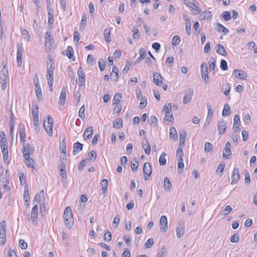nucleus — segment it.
Masks as SVG:
<instances>
[{"mask_svg": "<svg viewBox=\"0 0 257 257\" xmlns=\"http://www.w3.org/2000/svg\"><path fill=\"white\" fill-rule=\"evenodd\" d=\"M64 220L65 225L69 229L73 225L74 219L72 215L71 208L70 206H67L64 212Z\"/></svg>", "mask_w": 257, "mask_h": 257, "instance_id": "f257e3e1", "label": "nucleus"}, {"mask_svg": "<svg viewBox=\"0 0 257 257\" xmlns=\"http://www.w3.org/2000/svg\"><path fill=\"white\" fill-rule=\"evenodd\" d=\"M55 69L54 65L53 64H51L50 66H49V63L47 62V79L48 80V85L50 88V91H52V86L54 81L53 73Z\"/></svg>", "mask_w": 257, "mask_h": 257, "instance_id": "f03ea898", "label": "nucleus"}, {"mask_svg": "<svg viewBox=\"0 0 257 257\" xmlns=\"http://www.w3.org/2000/svg\"><path fill=\"white\" fill-rule=\"evenodd\" d=\"M53 119L50 115H48L47 118L44 119L43 124L47 134L50 136L53 135Z\"/></svg>", "mask_w": 257, "mask_h": 257, "instance_id": "7ed1b4c3", "label": "nucleus"}, {"mask_svg": "<svg viewBox=\"0 0 257 257\" xmlns=\"http://www.w3.org/2000/svg\"><path fill=\"white\" fill-rule=\"evenodd\" d=\"M6 222L3 220L0 222V244L4 245L6 242Z\"/></svg>", "mask_w": 257, "mask_h": 257, "instance_id": "20e7f679", "label": "nucleus"}, {"mask_svg": "<svg viewBox=\"0 0 257 257\" xmlns=\"http://www.w3.org/2000/svg\"><path fill=\"white\" fill-rule=\"evenodd\" d=\"M24 144L22 153L24 158H28L31 154H32L34 151V147L33 146L29 143Z\"/></svg>", "mask_w": 257, "mask_h": 257, "instance_id": "39448f33", "label": "nucleus"}, {"mask_svg": "<svg viewBox=\"0 0 257 257\" xmlns=\"http://www.w3.org/2000/svg\"><path fill=\"white\" fill-rule=\"evenodd\" d=\"M208 73V71L207 63L202 62L201 65V73L202 79L205 83H207L209 80Z\"/></svg>", "mask_w": 257, "mask_h": 257, "instance_id": "423d86ee", "label": "nucleus"}, {"mask_svg": "<svg viewBox=\"0 0 257 257\" xmlns=\"http://www.w3.org/2000/svg\"><path fill=\"white\" fill-rule=\"evenodd\" d=\"M143 172L145 175L144 179L145 180H149L150 176L152 174V168L150 164L146 162L143 167Z\"/></svg>", "mask_w": 257, "mask_h": 257, "instance_id": "0eeeda50", "label": "nucleus"}, {"mask_svg": "<svg viewBox=\"0 0 257 257\" xmlns=\"http://www.w3.org/2000/svg\"><path fill=\"white\" fill-rule=\"evenodd\" d=\"M38 207L37 205H35L32 208L31 212V219L34 224H36L38 221ZM28 220H30V218L28 215Z\"/></svg>", "mask_w": 257, "mask_h": 257, "instance_id": "6e6552de", "label": "nucleus"}, {"mask_svg": "<svg viewBox=\"0 0 257 257\" xmlns=\"http://www.w3.org/2000/svg\"><path fill=\"white\" fill-rule=\"evenodd\" d=\"M77 73L78 75V86L80 87L84 86L85 84V77L81 67L78 68Z\"/></svg>", "mask_w": 257, "mask_h": 257, "instance_id": "1a4fd4ad", "label": "nucleus"}, {"mask_svg": "<svg viewBox=\"0 0 257 257\" xmlns=\"http://www.w3.org/2000/svg\"><path fill=\"white\" fill-rule=\"evenodd\" d=\"M34 84L35 85V92L36 94V97L38 100H41L42 99L43 95L41 91V88L40 87V85L39 83V79L38 76H37V79H34Z\"/></svg>", "mask_w": 257, "mask_h": 257, "instance_id": "9d476101", "label": "nucleus"}, {"mask_svg": "<svg viewBox=\"0 0 257 257\" xmlns=\"http://www.w3.org/2000/svg\"><path fill=\"white\" fill-rule=\"evenodd\" d=\"M17 47V62L18 66H21L22 63V56L23 49L21 45L18 43Z\"/></svg>", "mask_w": 257, "mask_h": 257, "instance_id": "9b49d317", "label": "nucleus"}, {"mask_svg": "<svg viewBox=\"0 0 257 257\" xmlns=\"http://www.w3.org/2000/svg\"><path fill=\"white\" fill-rule=\"evenodd\" d=\"M185 231V222L182 221L180 222L176 229L177 236L178 238L182 237L184 234Z\"/></svg>", "mask_w": 257, "mask_h": 257, "instance_id": "f8f14e48", "label": "nucleus"}, {"mask_svg": "<svg viewBox=\"0 0 257 257\" xmlns=\"http://www.w3.org/2000/svg\"><path fill=\"white\" fill-rule=\"evenodd\" d=\"M193 94V90L190 88L186 91L185 95L183 97V103L186 104L191 100Z\"/></svg>", "mask_w": 257, "mask_h": 257, "instance_id": "ddd939ff", "label": "nucleus"}, {"mask_svg": "<svg viewBox=\"0 0 257 257\" xmlns=\"http://www.w3.org/2000/svg\"><path fill=\"white\" fill-rule=\"evenodd\" d=\"M54 43V39L52 36L51 32L47 31L45 33V46L46 47L50 48L52 44Z\"/></svg>", "mask_w": 257, "mask_h": 257, "instance_id": "4468645a", "label": "nucleus"}, {"mask_svg": "<svg viewBox=\"0 0 257 257\" xmlns=\"http://www.w3.org/2000/svg\"><path fill=\"white\" fill-rule=\"evenodd\" d=\"M231 184H235L237 182L240 178L239 174V169L237 167H234L231 176Z\"/></svg>", "mask_w": 257, "mask_h": 257, "instance_id": "2eb2a0df", "label": "nucleus"}, {"mask_svg": "<svg viewBox=\"0 0 257 257\" xmlns=\"http://www.w3.org/2000/svg\"><path fill=\"white\" fill-rule=\"evenodd\" d=\"M19 132L21 143L24 144L26 139V133L25 126L23 124H20L19 125Z\"/></svg>", "mask_w": 257, "mask_h": 257, "instance_id": "dca6fc26", "label": "nucleus"}, {"mask_svg": "<svg viewBox=\"0 0 257 257\" xmlns=\"http://www.w3.org/2000/svg\"><path fill=\"white\" fill-rule=\"evenodd\" d=\"M217 127L219 135H222L225 133L227 126L226 123L223 119L218 122Z\"/></svg>", "mask_w": 257, "mask_h": 257, "instance_id": "f3484780", "label": "nucleus"}, {"mask_svg": "<svg viewBox=\"0 0 257 257\" xmlns=\"http://www.w3.org/2000/svg\"><path fill=\"white\" fill-rule=\"evenodd\" d=\"M162 77L159 73L157 72L154 73L153 82L156 85L161 86L162 84Z\"/></svg>", "mask_w": 257, "mask_h": 257, "instance_id": "a211bd4d", "label": "nucleus"}, {"mask_svg": "<svg viewBox=\"0 0 257 257\" xmlns=\"http://www.w3.org/2000/svg\"><path fill=\"white\" fill-rule=\"evenodd\" d=\"M233 74L235 77L242 79H245L247 77V75L245 72L238 69L234 70L233 71Z\"/></svg>", "mask_w": 257, "mask_h": 257, "instance_id": "6ab92c4d", "label": "nucleus"}, {"mask_svg": "<svg viewBox=\"0 0 257 257\" xmlns=\"http://www.w3.org/2000/svg\"><path fill=\"white\" fill-rule=\"evenodd\" d=\"M160 225L164 226L163 228H161L163 232H166L168 229V221L167 217L165 215H163L161 217L160 219Z\"/></svg>", "mask_w": 257, "mask_h": 257, "instance_id": "aec40b11", "label": "nucleus"}, {"mask_svg": "<svg viewBox=\"0 0 257 257\" xmlns=\"http://www.w3.org/2000/svg\"><path fill=\"white\" fill-rule=\"evenodd\" d=\"M66 89L63 87L61 90L59 98V103L61 105H64L66 102Z\"/></svg>", "mask_w": 257, "mask_h": 257, "instance_id": "412c9836", "label": "nucleus"}, {"mask_svg": "<svg viewBox=\"0 0 257 257\" xmlns=\"http://www.w3.org/2000/svg\"><path fill=\"white\" fill-rule=\"evenodd\" d=\"M142 147L145 150V152L147 155H150L151 153V147L147 139L143 140Z\"/></svg>", "mask_w": 257, "mask_h": 257, "instance_id": "4be33fe9", "label": "nucleus"}, {"mask_svg": "<svg viewBox=\"0 0 257 257\" xmlns=\"http://www.w3.org/2000/svg\"><path fill=\"white\" fill-rule=\"evenodd\" d=\"M2 64H4V63L3 62ZM8 74V68L7 67L6 65H4L3 69L1 70L0 72V79H4L6 78H9Z\"/></svg>", "mask_w": 257, "mask_h": 257, "instance_id": "5701e85b", "label": "nucleus"}, {"mask_svg": "<svg viewBox=\"0 0 257 257\" xmlns=\"http://www.w3.org/2000/svg\"><path fill=\"white\" fill-rule=\"evenodd\" d=\"M93 127L92 126L88 127L85 131L84 134V139L85 140H89L93 134Z\"/></svg>", "mask_w": 257, "mask_h": 257, "instance_id": "b1692460", "label": "nucleus"}, {"mask_svg": "<svg viewBox=\"0 0 257 257\" xmlns=\"http://www.w3.org/2000/svg\"><path fill=\"white\" fill-rule=\"evenodd\" d=\"M83 144L77 142L73 145V154L74 156L76 155L79 152L82 150Z\"/></svg>", "mask_w": 257, "mask_h": 257, "instance_id": "393cba45", "label": "nucleus"}, {"mask_svg": "<svg viewBox=\"0 0 257 257\" xmlns=\"http://www.w3.org/2000/svg\"><path fill=\"white\" fill-rule=\"evenodd\" d=\"M140 56V57L136 59L135 61V64H137L139 63L141 61H142L146 56V51L145 49L142 48L139 50Z\"/></svg>", "mask_w": 257, "mask_h": 257, "instance_id": "a878e982", "label": "nucleus"}, {"mask_svg": "<svg viewBox=\"0 0 257 257\" xmlns=\"http://www.w3.org/2000/svg\"><path fill=\"white\" fill-rule=\"evenodd\" d=\"M35 201L37 202H41L45 201V197H44V190H41L39 193V194H37L35 196L33 202H34Z\"/></svg>", "mask_w": 257, "mask_h": 257, "instance_id": "bb28decb", "label": "nucleus"}, {"mask_svg": "<svg viewBox=\"0 0 257 257\" xmlns=\"http://www.w3.org/2000/svg\"><path fill=\"white\" fill-rule=\"evenodd\" d=\"M216 52L218 54L222 56H226L227 55V52L225 49V48L222 45L218 44L216 46Z\"/></svg>", "mask_w": 257, "mask_h": 257, "instance_id": "cd10ccee", "label": "nucleus"}, {"mask_svg": "<svg viewBox=\"0 0 257 257\" xmlns=\"http://www.w3.org/2000/svg\"><path fill=\"white\" fill-rule=\"evenodd\" d=\"M231 114L230 108L227 103L224 105L222 115L223 117L229 116Z\"/></svg>", "mask_w": 257, "mask_h": 257, "instance_id": "c85d7f7f", "label": "nucleus"}, {"mask_svg": "<svg viewBox=\"0 0 257 257\" xmlns=\"http://www.w3.org/2000/svg\"><path fill=\"white\" fill-rule=\"evenodd\" d=\"M114 77V80L117 81L118 79V69L115 66H114L112 68V71L110 74V79H112Z\"/></svg>", "mask_w": 257, "mask_h": 257, "instance_id": "c756f323", "label": "nucleus"}, {"mask_svg": "<svg viewBox=\"0 0 257 257\" xmlns=\"http://www.w3.org/2000/svg\"><path fill=\"white\" fill-rule=\"evenodd\" d=\"M186 135L187 134L186 132H183V133L179 134V146L180 147L184 146Z\"/></svg>", "mask_w": 257, "mask_h": 257, "instance_id": "7c9ffc66", "label": "nucleus"}, {"mask_svg": "<svg viewBox=\"0 0 257 257\" xmlns=\"http://www.w3.org/2000/svg\"><path fill=\"white\" fill-rule=\"evenodd\" d=\"M1 148H2V154H3V158H4V161L6 163L9 158V151H8V146H6V147H5L4 146L3 147H1Z\"/></svg>", "mask_w": 257, "mask_h": 257, "instance_id": "2f4dec72", "label": "nucleus"}, {"mask_svg": "<svg viewBox=\"0 0 257 257\" xmlns=\"http://www.w3.org/2000/svg\"><path fill=\"white\" fill-rule=\"evenodd\" d=\"M0 138H1V147L8 146V142L7 139L6 137V135L3 131H2L0 133Z\"/></svg>", "mask_w": 257, "mask_h": 257, "instance_id": "473e14b6", "label": "nucleus"}, {"mask_svg": "<svg viewBox=\"0 0 257 257\" xmlns=\"http://www.w3.org/2000/svg\"><path fill=\"white\" fill-rule=\"evenodd\" d=\"M39 107L37 104L32 105V114L33 118H39Z\"/></svg>", "mask_w": 257, "mask_h": 257, "instance_id": "72a5a7b5", "label": "nucleus"}, {"mask_svg": "<svg viewBox=\"0 0 257 257\" xmlns=\"http://www.w3.org/2000/svg\"><path fill=\"white\" fill-rule=\"evenodd\" d=\"M240 118L238 114H235L234 117V124L233 127L234 128V131L236 132L237 129L240 130L239 125L240 124Z\"/></svg>", "mask_w": 257, "mask_h": 257, "instance_id": "f704fd0d", "label": "nucleus"}, {"mask_svg": "<svg viewBox=\"0 0 257 257\" xmlns=\"http://www.w3.org/2000/svg\"><path fill=\"white\" fill-rule=\"evenodd\" d=\"M170 137L174 140L178 139V134L174 127H171L170 128Z\"/></svg>", "mask_w": 257, "mask_h": 257, "instance_id": "c9c22d12", "label": "nucleus"}, {"mask_svg": "<svg viewBox=\"0 0 257 257\" xmlns=\"http://www.w3.org/2000/svg\"><path fill=\"white\" fill-rule=\"evenodd\" d=\"M188 7L195 11L194 13L195 15H198L201 13V10L195 4L194 2L191 3L189 5H188Z\"/></svg>", "mask_w": 257, "mask_h": 257, "instance_id": "e433bc0d", "label": "nucleus"}, {"mask_svg": "<svg viewBox=\"0 0 257 257\" xmlns=\"http://www.w3.org/2000/svg\"><path fill=\"white\" fill-rule=\"evenodd\" d=\"M222 91L225 95H228L230 92V86L228 83L223 84L221 88Z\"/></svg>", "mask_w": 257, "mask_h": 257, "instance_id": "4c0bfd02", "label": "nucleus"}, {"mask_svg": "<svg viewBox=\"0 0 257 257\" xmlns=\"http://www.w3.org/2000/svg\"><path fill=\"white\" fill-rule=\"evenodd\" d=\"M172 187V183L167 177L165 178L164 181V188L165 190L170 191Z\"/></svg>", "mask_w": 257, "mask_h": 257, "instance_id": "58836bf2", "label": "nucleus"}, {"mask_svg": "<svg viewBox=\"0 0 257 257\" xmlns=\"http://www.w3.org/2000/svg\"><path fill=\"white\" fill-rule=\"evenodd\" d=\"M207 106L208 109V114L206 120L210 121L213 116V111L211 105L209 103H207Z\"/></svg>", "mask_w": 257, "mask_h": 257, "instance_id": "ea45409f", "label": "nucleus"}, {"mask_svg": "<svg viewBox=\"0 0 257 257\" xmlns=\"http://www.w3.org/2000/svg\"><path fill=\"white\" fill-rule=\"evenodd\" d=\"M217 29L218 31L224 33L225 34L229 32L227 28L219 23H217Z\"/></svg>", "mask_w": 257, "mask_h": 257, "instance_id": "a19ab883", "label": "nucleus"}, {"mask_svg": "<svg viewBox=\"0 0 257 257\" xmlns=\"http://www.w3.org/2000/svg\"><path fill=\"white\" fill-rule=\"evenodd\" d=\"M209 70L210 72H214L215 68V60L213 57H211L209 61Z\"/></svg>", "mask_w": 257, "mask_h": 257, "instance_id": "79ce46f5", "label": "nucleus"}, {"mask_svg": "<svg viewBox=\"0 0 257 257\" xmlns=\"http://www.w3.org/2000/svg\"><path fill=\"white\" fill-rule=\"evenodd\" d=\"M113 126L114 128H120L122 127V120L121 118L115 119L113 122Z\"/></svg>", "mask_w": 257, "mask_h": 257, "instance_id": "37998d69", "label": "nucleus"}, {"mask_svg": "<svg viewBox=\"0 0 257 257\" xmlns=\"http://www.w3.org/2000/svg\"><path fill=\"white\" fill-rule=\"evenodd\" d=\"M133 33V38L135 39L139 40L140 38V32L137 28H134L132 30Z\"/></svg>", "mask_w": 257, "mask_h": 257, "instance_id": "c03bdc74", "label": "nucleus"}, {"mask_svg": "<svg viewBox=\"0 0 257 257\" xmlns=\"http://www.w3.org/2000/svg\"><path fill=\"white\" fill-rule=\"evenodd\" d=\"M167 156V154L163 152L159 158V163L160 165L161 166H163L166 164V159L165 158V157Z\"/></svg>", "mask_w": 257, "mask_h": 257, "instance_id": "a18cd8bd", "label": "nucleus"}, {"mask_svg": "<svg viewBox=\"0 0 257 257\" xmlns=\"http://www.w3.org/2000/svg\"><path fill=\"white\" fill-rule=\"evenodd\" d=\"M110 31L109 29H106L104 31V36L105 40L107 42L109 43L111 41L110 38Z\"/></svg>", "mask_w": 257, "mask_h": 257, "instance_id": "49530a36", "label": "nucleus"}, {"mask_svg": "<svg viewBox=\"0 0 257 257\" xmlns=\"http://www.w3.org/2000/svg\"><path fill=\"white\" fill-rule=\"evenodd\" d=\"M204 151L206 153L211 152L213 151V146L209 142H206L205 144Z\"/></svg>", "mask_w": 257, "mask_h": 257, "instance_id": "de8ad7c7", "label": "nucleus"}, {"mask_svg": "<svg viewBox=\"0 0 257 257\" xmlns=\"http://www.w3.org/2000/svg\"><path fill=\"white\" fill-rule=\"evenodd\" d=\"M22 34L24 39H25V40H26L28 42H29L30 41L31 37H30V36L29 35L28 31L27 30H26V29L23 30L22 31Z\"/></svg>", "mask_w": 257, "mask_h": 257, "instance_id": "09e8293b", "label": "nucleus"}, {"mask_svg": "<svg viewBox=\"0 0 257 257\" xmlns=\"http://www.w3.org/2000/svg\"><path fill=\"white\" fill-rule=\"evenodd\" d=\"M73 49L71 46H68L66 50V55L69 59H71L73 56Z\"/></svg>", "mask_w": 257, "mask_h": 257, "instance_id": "8fccbe9b", "label": "nucleus"}, {"mask_svg": "<svg viewBox=\"0 0 257 257\" xmlns=\"http://www.w3.org/2000/svg\"><path fill=\"white\" fill-rule=\"evenodd\" d=\"M122 98V94L121 93L119 94H116L112 100V103L113 104H118L120 101V98Z\"/></svg>", "mask_w": 257, "mask_h": 257, "instance_id": "3c124183", "label": "nucleus"}, {"mask_svg": "<svg viewBox=\"0 0 257 257\" xmlns=\"http://www.w3.org/2000/svg\"><path fill=\"white\" fill-rule=\"evenodd\" d=\"M25 163L28 165V167L34 168V164L35 161L33 159L30 158L29 156L28 158H25Z\"/></svg>", "mask_w": 257, "mask_h": 257, "instance_id": "603ef678", "label": "nucleus"}, {"mask_svg": "<svg viewBox=\"0 0 257 257\" xmlns=\"http://www.w3.org/2000/svg\"><path fill=\"white\" fill-rule=\"evenodd\" d=\"M88 159L90 161H93L96 158V153L95 151H91L88 154Z\"/></svg>", "mask_w": 257, "mask_h": 257, "instance_id": "864d4df0", "label": "nucleus"}, {"mask_svg": "<svg viewBox=\"0 0 257 257\" xmlns=\"http://www.w3.org/2000/svg\"><path fill=\"white\" fill-rule=\"evenodd\" d=\"M108 186V180L106 179H104L102 181L101 187H102V191L103 193H104Z\"/></svg>", "mask_w": 257, "mask_h": 257, "instance_id": "5fc2aeb1", "label": "nucleus"}, {"mask_svg": "<svg viewBox=\"0 0 257 257\" xmlns=\"http://www.w3.org/2000/svg\"><path fill=\"white\" fill-rule=\"evenodd\" d=\"M185 29L188 35H190L191 30V21H187L185 22Z\"/></svg>", "mask_w": 257, "mask_h": 257, "instance_id": "6e6d98bb", "label": "nucleus"}, {"mask_svg": "<svg viewBox=\"0 0 257 257\" xmlns=\"http://www.w3.org/2000/svg\"><path fill=\"white\" fill-rule=\"evenodd\" d=\"M24 199L26 202H28L30 200L29 191L27 187H25V191L24 193Z\"/></svg>", "mask_w": 257, "mask_h": 257, "instance_id": "4d7b16f0", "label": "nucleus"}, {"mask_svg": "<svg viewBox=\"0 0 257 257\" xmlns=\"http://www.w3.org/2000/svg\"><path fill=\"white\" fill-rule=\"evenodd\" d=\"M172 109V107L171 103H167L163 106V111H165V113H169Z\"/></svg>", "mask_w": 257, "mask_h": 257, "instance_id": "13d9d810", "label": "nucleus"}, {"mask_svg": "<svg viewBox=\"0 0 257 257\" xmlns=\"http://www.w3.org/2000/svg\"><path fill=\"white\" fill-rule=\"evenodd\" d=\"M201 16L202 17V19L208 20L212 17V14L210 11H205L202 13Z\"/></svg>", "mask_w": 257, "mask_h": 257, "instance_id": "bf43d9fd", "label": "nucleus"}, {"mask_svg": "<svg viewBox=\"0 0 257 257\" xmlns=\"http://www.w3.org/2000/svg\"><path fill=\"white\" fill-rule=\"evenodd\" d=\"M164 119L170 122H172L174 120L173 115L171 114V112H169V113H165V116Z\"/></svg>", "mask_w": 257, "mask_h": 257, "instance_id": "052dcab7", "label": "nucleus"}, {"mask_svg": "<svg viewBox=\"0 0 257 257\" xmlns=\"http://www.w3.org/2000/svg\"><path fill=\"white\" fill-rule=\"evenodd\" d=\"M85 105H83L80 108L79 111L78 115L80 118L82 119H84L85 118Z\"/></svg>", "mask_w": 257, "mask_h": 257, "instance_id": "680f3d73", "label": "nucleus"}, {"mask_svg": "<svg viewBox=\"0 0 257 257\" xmlns=\"http://www.w3.org/2000/svg\"><path fill=\"white\" fill-rule=\"evenodd\" d=\"M231 155V150L224 149L223 152V157L225 159H229Z\"/></svg>", "mask_w": 257, "mask_h": 257, "instance_id": "e2e57ef3", "label": "nucleus"}, {"mask_svg": "<svg viewBox=\"0 0 257 257\" xmlns=\"http://www.w3.org/2000/svg\"><path fill=\"white\" fill-rule=\"evenodd\" d=\"M98 66L101 71L104 70L105 68V62L103 59H100L98 62Z\"/></svg>", "mask_w": 257, "mask_h": 257, "instance_id": "0e129e2a", "label": "nucleus"}, {"mask_svg": "<svg viewBox=\"0 0 257 257\" xmlns=\"http://www.w3.org/2000/svg\"><path fill=\"white\" fill-rule=\"evenodd\" d=\"M103 239L106 241H109L112 239V235L110 231H107L103 236Z\"/></svg>", "mask_w": 257, "mask_h": 257, "instance_id": "69168bd1", "label": "nucleus"}, {"mask_svg": "<svg viewBox=\"0 0 257 257\" xmlns=\"http://www.w3.org/2000/svg\"><path fill=\"white\" fill-rule=\"evenodd\" d=\"M154 244V239L150 238L148 239L147 242L145 243V247L146 248H150Z\"/></svg>", "mask_w": 257, "mask_h": 257, "instance_id": "338daca9", "label": "nucleus"}, {"mask_svg": "<svg viewBox=\"0 0 257 257\" xmlns=\"http://www.w3.org/2000/svg\"><path fill=\"white\" fill-rule=\"evenodd\" d=\"M166 254V248L165 246H162L158 252L157 257H164Z\"/></svg>", "mask_w": 257, "mask_h": 257, "instance_id": "774afa93", "label": "nucleus"}]
</instances>
